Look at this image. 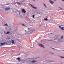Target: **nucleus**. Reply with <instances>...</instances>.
I'll return each instance as SVG.
<instances>
[{
    "label": "nucleus",
    "mask_w": 64,
    "mask_h": 64,
    "mask_svg": "<svg viewBox=\"0 0 64 64\" xmlns=\"http://www.w3.org/2000/svg\"><path fill=\"white\" fill-rule=\"evenodd\" d=\"M30 5L31 6V7L32 8H34V9H37V8L34 6H33L31 4H30Z\"/></svg>",
    "instance_id": "6"
},
{
    "label": "nucleus",
    "mask_w": 64,
    "mask_h": 64,
    "mask_svg": "<svg viewBox=\"0 0 64 64\" xmlns=\"http://www.w3.org/2000/svg\"><path fill=\"white\" fill-rule=\"evenodd\" d=\"M4 14H7L8 13V11L10 9V8L9 7L4 8L2 7L0 9Z\"/></svg>",
    "instance_id": "1"
},
{
    "label": "nucleus",
    "mask_w": 64,
    "mask_h": 64,
    "mask_svg": "<svg viewBox=\"0 0 64 64\" xmlns=\"http://www.w3.org/2000/svg\"><path fill=\"white\" fill-rule=\"evenodd\" d=\"M59 8H60V10H62V8H61L59 7Z\"/></svg>",
    "instance_id": "27"
},
{
    "label": "nucleus",
    "mask_w": 64,
    "mask_h": 64,
    "mask_svg": "<svg viewBox=\"0 0 64 64\" xmlns=\"http://www.w3.org/2000/svg\"><path fill=\"white\" fill-rule=\"evenodd\" d=\"M46 18H48L49 17V16L48 15L46 16Z\"/></svg>",
    "instance_id": "24"
},
{
    "label": "nucleus",
    "mask_w": 64,
    "mask_h": 64,
    "mask_svg": "<svg viewBox=\"0 0 64 64\" xmlns=\"http://www.w3.org/2000/svg\"><path fill=\"white\" fill-rule=\"evenodd\" d=\"M16 12L18 14L17 16H18L19 15H20V12L17 10H16Z\"/></svg>",
    "instance_id": "4"
},
{
    "label": "nucleus",
    "mask_w": 64,
    "mask_h": 64,
    "mask_svg": "<svg viewBox=\"0 0 64 64\" xmlns=\"http://www.w3.org/2000/svg\"><path fill=\"white\" fill-rule=\"evenodd\" d=\"M12 42V44H11V45H13V44H15V43H14V40H12L11 41Z\"/></svg>",
    "instance_id": "9"
},
{
    "label": "nucleus",
    "mask_w": 64,
    "mask_h": 64,
    "mask_svg": "<svg viewBox=\"0 0 64 64\" xmlns=\"http://www.w3.org/2000/svg\"><path fill=\"white\" fill-rule=\"evenodd\" d=\"M44 62H45V63H47V62L45 61H44Z\"/></svg>",
    "instance_id": "26"
},
{
    "label": "nucleus",
    "mask_w": 64,
    "mask_h": 64,
    "mask_svg": "<svg viewBox=\"0 0 64 64\" xmlns=\"http://www.w3.org/2000/svg\"><path fill=\"white\" fill-rule=\"evenodd\" d=\"M49 63H50V62H49Z\"/></svg>",
    "instance_id": "48"
},
{
    "label": "nucleus",
    "mask_w": 64,
    "mask_h": 64,
    "mask_svg": "<svg viewBox=\"0 0 64 64\" xmlns=\"http://www.w3.org/2000/svg\"><path fill=\"white\" fill-rule=\"evenodd\" d=\"M22 11L23 13H26V10L24 9H22Z\"/></svg>",
    "instance_id": "7"
},
{
    "label": "nucleus",
    "mask_w": 64,
    "mask_h": 64,
    "mask_svg": "<svg viewBox=\"0 0 64 64\" xmlns=\"http://www.w3.org/2000/svg\"><path fill=\"white\" fill-rule=\"evenodd\" d=\"M36 62V60H33L32 61H31V62L32 63H35V62Z\"/></svg>",
    "instance_id": "13"
},
{
    "label": "nucleus",
    "mask_w": 64,
    "mask_h": 64,
    "mask_svg": "<svg viewBox=\"0 0 64 64\" xmlns=\"http://www.w3.org/2000/svg\"><path fill=\"white\" fill-rule=\"evenodd\" d=\"M59 10H58V11H59Z\"/></svg>",
    "instance_id": "43"
},
{
    "label": "nucleus",
    "mask_w": 64,
    "mask_h": 64,
    "mask_svg": "<svg viewBox=\"0 0 64 64\" xmlns=\"http://www.w3.org/2000/svg\"><path fill=\"white\" fill-rule=\"evenodd\" d=\"M60 28V29H62V28H63V27H62V26H59Z\"/></svg>",
    "instance_id": "18"
},
{
    "label": "nucleus",
    "mask_w": 64,
    "mask_h": 64,
    "mask_svg": "<svg viewBox=\"0 0 64 64\" xmlns=\"http://www.w3.org/2000/svg\"><path fill=\"white\" fill-rule=\"evenodd\" d=\"M25 0H24V1H25Z\"/></svg>",
    "instance_id": "47"
},
{
    "label": "nucleus",
    "mask_w": 64,
    "mask_h": 64,
    "mask_svg": "<svg viewBox=\"0 0 64 64\" xmlns=\"http://www.w3.org/2000/svg\"><path fill=\"white\" fill-rule=\"evenodd\" d=\"M37 0V1H38V0Z\"/></svg>",
    "instance_id": "49"
},
{
    "label": "nucleus",
    "mask_w": 64,
    "mask_h": 64,
    "mask_svg": "<svg viewBox=\"0 0 64 64\" xmlns=\"http://www.w3.org/2000/svg\"><path fill=\"white\" fill-rule=\"evenodd\" d=\"M63 38H64V37H63V36H62L60 38V39H63Z\"/></svg>",
    "instance_id": "20"
},
{
    "label": "nucleus",
    "mask_w": 64,
    "mask_h": 64,
    "mask_svg": "<svg viewBox=\"0 0 64 64\" xmlns=\"http://www.w3.org/2000/svg\"><path fill=\"white\" fill-rule=\"evenodd\" d=\"M34 16H35V15H32V17H33V18H34Z\"/></svg>",
    "instance_id": "28"
},
{
    "label": "nucleus",
    "mask_w": 64,
    "mask_h": 64,
    "mask_svg": "<svg viewBox=\"0 0 64 64\" xmlns=\"http://www.w3.org/2000/svg\"><path fill=\"white\" fill-rule=\"evenodd\" d=\"M35 32V30L34 29H32V30L31 32H30L29 33L28 32V34H31L32 33H33V32Z\"/></svg>",
    "instance_id": "3"
},
{
    "label": "nucleus",
    "mask_w": 64,
    "mask_h": 64,
    "mask_svg": "<svg viewBox=\"0 0 64 64\" xmlns=\"http://www.w3.org/2000/svg\"><path fill=\"white\" fill-rule=\"evenodd\" d=\"M11 44H12V42L11 41H10L9 42V41H7L6 42H3L2 43H1L0 44V45H5V44H6V45H8V44H10L11 45Z\"/></svg>",
    "instance_id": "2"
},
{
    "label": "nucleus",
    "mask_w": 64,
    "mask_h": 64,
    "mask_svg": "<svg viewBox=\"0 0 64 64\" xmlns=\"http://www.w3.org/2000/svg\"><path fill=\"white\" fill-rule=\"evenodd\" d=\"M5 5H9V4H7Z\"/></svg>",
    "instance_id": "25"
},
{
    "label": "nucleus",
    "mask_w": 64,
    "mask_h": 64,
    "mask_svg": "<svg viewBox=\"0 0 64 64\" xmlns=\"http://www.w3.org/2000/svg\"><path fill=\"white\" fill-rule=\"evenodd\" d=\"M0 19H1L2 20H3V19H2V18H1Z\"/></svg>",
    "instance_id": "38"
},
{
    "label": "nucleus",
    "mask_w": 64,
    "mask_h": 64,
    "mask_svg": "<svg viewBox=\"0 0 64 64\" xmlns=\"http://www.w3.org/2000/svg\"><path fill=\"white\" fill-rule=\"evenodd\" d=\"M27 29L28 31L31 30V28L28 27Z\"/></svg>",
    "instance_id": "10"
},
{
    "label": "nucleus",
    "mask_w": 64,
    "mask_h": 64,
    "mask_svg": "<svg viewBox=\"0 0 64 64\" xmlns=\"http://www.w3.org/2000/svg\"><path fill=\"white\" fill-rule=\"evenodd\" d=\"M62 51H64V50H62Z\"/></svg>",
    "instance_id": "45"
},
{
    "label": "nucleus",
    "mask_w": 64,
    "mask_h": 64,
    "mask_svg": "<svg viewBox=\"0 0 64 64\" xmlns=\"http://www.w3.org/2000/svg\"><path fill=\"white\" fill-rule=\"evenodd\" d=\"M28 53H29V52H27L26 53V55H28Z\"/></svg>",
    "instance_id": "29"
},
{
    "label": "nucleus",
    "mask_w": 64,
    "mask_h": 64,
    "mask_svg": "<svg viewBox=\"0 0 64 64\" xmlns=\"http://www.w3.org/2000/svg\"><path fill=\"white\" fill-rule=\"evenodd\" d=\"M43 5L44 6H45V8H47V6H46V4H45L44 3L43 4Z\"/></svg>",
    "instance_id": "11"
},
{
    "label": "nucleus",
    "mask_w": 64,
    "mask_h": 64,
    "mask_svg": "<svg viewBox=\"0 0 64 64\" xmlns=\"http://www.w3.org/2000/svg\"><path fill=\"white\" fill-rule=\"evenodd\" d=\"M14 5L15 6H17V4H14Z\"/></svg>",
    "instance_id": "23"
},
{
    "label": "nucleus",
    "mask_w": 64,
    "mask_h": 64,
    "mask_svg": "<svg viewBox=\"0 0 64 64\" xmlns=\"http://www.w3.org/2000/svg\"><path fill=\"white\" fill-rule=\"evenodd\" d=\"M0 58H1V57H0Z\"/></svg>",
    "instance_id": "50"
},
{
    "label": "nucleus",
    "mask_w": 64,
    "mask_h": 64,
    "mask_svg": "<svg viewBox=\"0 0 64 64\" xmlns=\"http://www.w3.org/2000/svg\"><path fill=\"white\" fill-rule=\"evenodd\" d=\"M9 33H10V32H6V34H9Z\"/></svg>",
    "instance_id": "21"
},
{
    "label": "nucleus",
    "mask_w": 64,
    "mask_h": 64,
    "mask_svg": "<svg viewBox=\"0 0 64 64\" xmlns=\"http://www.w3.org/2000/svg\"><path fill=\"white\" fill-rule=\"evenodd\" d=\"M12 14H14V13L13 12H12Z\"/></svg>",
    "instance_id": "34"
},
{
    "label": "nucleus",
    "mask_w": 64,
    "mask_h": 64,
    "mask_svg": "<svg viewBox=\"0 0 64 64\" xmlns=\"http://www.w3.org/2000/svg\"><path fill=\"white\" fill-rule=\"evenodd\" d=\"M62 1H64V0H62Z\"/></svg>",
    "instance_id": "40"
},
{
    "label": "nucleus",
    "mask_w": 64,
    "mask_h": 64,
    "mask_svg": "<svg viewBox=\"0 0 64 64\" xmlns=\"http://www.w3.org/2000/svg\"><path fill=\"white\" fill-rule=\"evenodd\" d=\"M22 26H24V27H25V25H24V24H22Z\"/></svg>",
    "instance_id": "22"
},
{
    "label": "nucleus",
    "mask_w": 64,
    "mask_h": 64,
    "mask_svg": "<svg viewBox=\"0 0 64 64\" xmlns=\"http://www.w3.org/2000/svg\"><path fill=\"white\" fill-rule=\"evenodd\" d=\"M49 2H50V3H51V4H54V2L52 1L51 0H49Z\"/></svg>",
    "instance_id": "5"
},
{
    "label": "nucleus",
    "mask_w": 64,
    "mask_h": 64,
    "mask_svg": "<svg viewBox=\"0 0 64 64\" xmlns=\"http://www.w3.org/2000/svg\"><path fill=\"white\" fill-rule=\"evenodd\" d=\"M54 1H55L56 2V1H57V0H54Z\"/></svg>",
    "instance_id": "33"
},
{
    "label": "nucleus",
    "mask_w": 64,
    "mask_h": 64,
    "mask_svg": "<svg viewBox=\"0 0 64 64\" xmlns=\"http://www.w3.org/2000/svg\"><path fill=\"white\" fill-rule=\"evenodd\" d=\"M52 39L53 40H54H54H55V39H54V38H53Z\"/></svg>",
    "instance_id": "35"
},
{
    "label": "nucleus",
    "mask_w": 64,
    "mask_h": 64,
    "mask_svg": "<svg viewBox=\"0 0 64 64\" xmlns=\"http://www.w3.org/2000/svg\"><path fill=\"white\" fill-rule=\"evenodd\" d=\"M4 35H6V32H4Z\"/></svg>",
    "instance_id": "14"
},
{
    "label": "nucleus",
    "mask_w": 64,
    "mask_h": 64,
    "mask_svg": "<svg viewBox=\"0 0 64 64\" xmlns=\"http://www.w3.org/2000/svg\"><path fill=\"white\" fill-rule=\"evenodd\" d=\"M52 34V33H50V34Z\"/></svg>",
    "instance_id": "44"
},
{
    "label": "nucleus",
    "mask_w": 64,
    "mask_h": 64,
    "mask_svg": "<svg viewBox=\"0 0 64 64\" xmlns=\"http://www.w3.org/2000/svg\"><path fill=\"white\" fill-rule=\"evenodd\" d=\"M33 1H35V0H33Z\"/></svg>",
    "instance_id": "41"
},
{
    "label": "nucleus",
    "mask_w": 64,
    "mask_h": 64,
    "mask_svg": "<svg viewBox=\"0 0 64 64\" xmlns=\"http://www.w3.org/2000/svg\"><path fill=\"white\" fill-rule=\"evenodd\" d=\"M39 46H40V47H42L43 48H44V46L42 44H39Z\"/></svg>",
    "instance_id": "8"
},
{
    "label": "nucleus",
    "mask_w": 64,
    "mask_h": 64,
    "mask_svg": "<svg viewBox=\"0 0 64 64\" xmlns=\"http://www.w3.org/2000/svg\"><path fill=\"white\" fill-rule=\"evenodd\" d=\"M52 49H54V50H56V49L55 48H52Z\"/></svg>",
    "instance_id": "36"
},
{
    "label": "nucleus",
    "mask_w": 64,
    "mask_h": 64,
    "mask_svg": "<svg viewBox=\"0 0 64 64\" xmlns=\"http://www.w3.org/2000/svg\"><path fill=\"white\" fill-rule=\"evenodd\" d=\"M16 3H17L18 4V5H20V3L19 2H16Z\"/></svg>",
    "instance_id": "16"
},
{
    "label": "nucleus",
    "mask_w": 64,
    "mask_h": 64,
    "mask_svg": "<svg viewBox=\"0 0 64 64\" xmlns=\"http://www.w3.org/2000/svg\"><path fill=\"white\" fill-rule=\"evenodd\" d=\"M50 62H53V61H50Z\"/></svg>",
    "instance_id": "42"
},
{
    "label": "nucleus",
    "mask_w": 64,
    "mask_h": 64,
    "mask_svg": "<svg viewBox=\"0 0 64 64\" xmlns=\"http://www.w3.org/2000/svg\"><path fill=\"white\" fill-rule=\"evenodd\" d=\"M44 20H45V21H48V19L47 18H46L44 19Z\"/></svg>",
    "instance_id": "15"
},
{
    "label": "nucleus",
    "mask_w": 64,
    "mask_h": 64,
    "mask_svg": "<svg viewBox=\"0 0 64 64\" xmlns=\"http://www.w3.org/2000/svg\"><path fill=\"white\" fill-rule=\"evenodd\" d=\"M60 57L61 58H64V56H60Z\"/></svg>",
    "instance_id": "19"
},
{
    "label": "nucleus",
    "mask_w": 64,
    "mask_h": 64,
    "mask_svg": "<svg viewBox=\"0 0 64 64\" xmlns=\"http://www.w3.org/2000/svg\"><path fill=\"white\" fill-rule=\"evenodd\" d=\"M16 59H17V60H18L19 62L20 61V58H16Z\"/></svg>",
    "instance_id": "12"
},
{
    "label": "nucleus",
    "mask_w": 64,
    "mask_h": 64,
    "mask_svg": "<svg viewBox=\"0 0 64 64\" xmlns=\"http://www.w3.org/2000/svg\"><path fill=\"white\" fill-rule=\"evenodd\" d=\"M13 51H14V50H11V51H12V52H13Z\"/></svg>",
    "instance_id": "37"
},
{
    "label": "nucleus",
    "mask_w": 64,
    "mask_h": 64,
    "mask_svg": "<svg viewBox=\"0 0 64 64\" xmlns=\"http://www.w3.org/2000/svg\"><path fill=\"white\" fill-rule=\"evenodd\" d=\"M19 24H20V23H19Z\"/></svg>",
    "instance_id": "46"
},
{
    "label": "nucleus",
    "mask_w": 64,
    "mask_h": 64,
    "mask_svg": "<svg viewBox=\"0 0 64 64\" xmlns=\"http://www.w3.org/2000/svg\"><path fill=\"white\" fill-rule=\"evenodd\" d=\"M6 63H9V62H8V61H7L6 62Z\"/></svg>",
    "instance_id": "32"
},
{
    "label": "nucleus",
    "mask_w": 64,
    "mask_h": 64,
    "mask_svg": "<svg viewBox=\"0 0 64 64\" xmlns=\"http://www.w3.org/2000/svg\"><path fill=\"white\" fill-rule=\"evenodd\" d=\"M4 26H8V24L7 23L6 24H5L4 25Z\"/></svg>",
    "instance_id": "17"
},
{
    "label": "nucleus",
    "mask_w": 64,
    "mask_h": 64,
    "mask_svg": "<svg viewBox=\"0 0 64 64\" xmlns=\"http://www.w3.org/2000/svg\"><path fill=\"white\" fill-rule=\"evenodd\" d=\"M2 45H0V47H1Z\"/></svg>",
    "instance_id": "39"
},
{
    "label": "nucleus",
    "mask_w": 64,
    "mask_h": 64,
    "mask_svg": "<svg viewBox=\"0 0 64 64\" xmlns=\"http://www.w3.org/2000/svg\"><path fill=\"white\" fill-rule=\"evenodd\" d=\"M43 25H40V27H43Z\"/></svg>",
    "instance_id": "31"
},
{
    "label": "nucleus",
    "mask_w": 64,
    "mask_h": 64,
    "mask_svg": "<svg viewBox=\"0 0 64 64\" xmlns=\"http://www.w3.org/2000/svg\"><path fill=\"white\" fill-rule=\"evenodd\" d=\"M62 30H64V27H62Z\"/></svg>",
    "instance_id": "30"
}]
</instances>
